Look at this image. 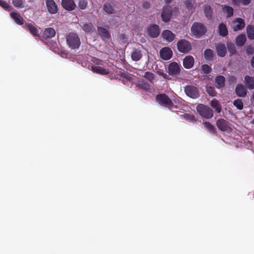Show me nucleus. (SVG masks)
<instances>
[{
	"label": "nucleus",
	"instance_id": "nucleus-16",
	"mask_svg": "<svg viewBox=\"0 0 254 254\" xmlns=\"http://www.w3.org/2000/svg\"><path fill=\"white\" fill-rule=\"evenodd\" d=\"M148 35L153 38L157 37L160 33V29L157 25H150L147 29Z\"/></svg>",
	"mask_w": 254,
	"mask_h": 254
},
{
	"label": "nucleus",
	"instance_id": "nucleus-31",
	"mask_svg": "<svg viewBox=\"0 0 254 254\" xmlns=\"http://www.w3.org/2000/svg\"><path fill=\"white\" fill-rule=\"evenodd\" d=\"M210 105L216 110L218 113H219L221 112V106L219 101L216 99H214L211 101Z\"/></svg>",
	"mask_w": 254,
	"mask_h": 254
},
{
	"label": "nucleus",
	"instance_id": "nucleus-17",
	"mask_svg": "<svg viewBox=\"0 0 254 254\" xmlns=\"http://www.w3.org/2000/svg\"><path fill=\"white\" fill-rule=\"evenodd\" d=\"M233 30L234 31L241 30L243 29L245 26L244 20L241 18H238L233 21Z\"/></svg>",
	"mask_w": 254,
	"mask_h": 254
},
{
	"label": "nucleus",
	"instance_id": "nucleus-46",
	"mask_svg": "<svg viewBox=\"0 0 254 254\" xmlns=\"http://www.w3.org/2000/svg\"><path fill=\"white\" fill-rule=\"evenodd\" d=\"M201 70L203 73L208 74L211 71V68L209 65L205 64L201 66Z\"/></svg>",
	"mask_w": 254,
	"mask_h": 254
},
{
	"label": "nucleus",
	"instance_id": "nucleus-11",
	"mask_svg": "<svg viewBox=\"0 0 254 254\" xmlns=\"http://www.w3.org/2000/svg\"><path fill=\"white\" fill-rule=\"evenodd\" d=\"M173 55L172 50L169 47L163 48L160 51V57L164 60H170Z\"/></svg>",
	"mask_w": 254,
	"mask_h": 254
},
{
	"label": "nucleus",
	"instance_id": "nucleus-14",
	"mask_svg": "<svg viewBox=\"0 0 254 254\" xmlns=\"http://www.w3.org/2000/svg\"><path fill=\"white\" fill-rule=\"evenodd\" d=\"M62 5L63 8L67 11H72L76 6L73 0H62Z\"/></svg>",
	"mask_w": 254,
	"mask_h": 254
},
{
	"label": "nucleus",
	"instance_id": "nucleus-58",
	"mask_svg": "<svg viewBox=\"0 0 254 254\" xmlns=\"http://www.w3.org/2000/svg\"><path fill=\"white\" fill-rule=\"evenodd\" d=\"M253 123L254 124V120H253Z\"/></svg>",
	"mask_w": 254,
	"mask_h": 254
},
{
	"label": "nucleus",
	"instance_id": "nucleus-34",
	"mask_svg": "<svg viewBox=\"0 0 254 254\" xmlns=\"http://www.w3.org/2000/svg\"><path fill=\"white\" fill-rule=\"evenodd\" d=\"M214 57V52L211 49H208L204 52V58L207 61H211Z\"/></svg>",
	"mask_w": 254,
	"mask_h": 254
},
{
	"label": "nucleus",
	"instance_id": "nucleus-12",
	"mask_svg": "<svg viewBox=\"0 0 254 254\" xmlns=\"http://www.w3.org/2000/svg\"><path fill=\"white\" fill-rule=\"evenodd\" d=\"M46 4L48 11L50 13L54 14L57 13L58 6L54 0H46Z\"/></svg>",
	"mask_w": 254,
	"mask_h": 254
},
{
	"label": "nucleus",
	"instance_id": "nucleus-37",
	"mask_svg": "<svg viewBox=\"0 0 254 254\" xmlns=\"http://www.w3.org/2000/svg\"><path fill=\"white\" fill-rule=\"evenodd\" d=\"M233 105L236 107L238 110H242L244 108V104L241 99H237L233 102Z\"/></svg>",
	"mask_w": 254,
	"mask_h": 254
},
{
	"label": "nucleus",
	"instance_id": "nucleus-5",
	"mask_svg": "<svg viewBox=\"0 0 254 254\" xmlns=\"http://www.w3.org/2000/svg\"><path fill=\"white\" fill-rule=\"evenodd\" d=\"M196 110L199 115L203 118L210 119L213 117V112L212 110L207 106L202 104L198 105Z\"/></svg>",
	"mask_w": 254,
	"mask_h": 254
},
{
	"label": "nucleus",
	"instance_id": "nucleus-7",
	"mask_svg": "<svg viewBox=\"0 0 254 254\" xmlns=\"http://www.w3.org/2000/svg\"><path fill=\"white\" fill-rule=\"evenodd\" d=\"M173 8L170 5H167L163 8L161 17L164 22H168L171 19Z\"/></svg>",
	"mask_w": 254,
	"mask_h": 254
},
{
	"label": "nucleus",
	"instance_id": "nucleus-47",
	"mask_svg": "<svg viewBox=\"0 0 254 254\" xmlns=\"http://www.w3.org/2000/svg\"><path fill=\"white\" fill-rule=\"evenodd\" d=\"M254 49L253 47L252 46H248L246 48V53L248 54V55H252L254 53Z\"/></svg>",
	"mask_w": 254,
	"mask_h": 254
},
{
	"label": "nucleus",
	"instance_id": "nucleus-45",
	"mask_svg": "<svg viewBox=\"0 0 254 254\" xmlns=\"http://www.w3.org/2000/svg\"><path fill=\"white\" fill-rule=\"evenodd\" d=\"M143 77L148 79L150 82H153V81L154 80L155 76L154 74L149 71H146L145 72Z\"/></svg>",
	"mask_w": 254,
	"mask_h": 254
},
{
	"label": "nucleus",
	"instance_id": "nucleus-18",
	"mask_svg": "<svg viewBox=\"0 0 254 254\" xmlns=\"http://www.w3.org/2000/svg\"><path fill=\"white\" fill-rule=\"evenodd\" d=\"M215 85L217 89H222L225 85V78L223 75H217L215 78Z\"/></svg>",
	"mask_w": 254,
	"mask_h": 254
},
{
	"label": "nucleus",
	"instance_id": "nucleus-38",
	"mask_svg": "<svg viewBox=\"0 0 254 254\" xmlns=\"http://www.w3.org/2000/svg\"><path fill=\"white\" fill-rule=\"evenodd\" d=\"M206 91L207 94L211 97H215L217 95V92L213 86L207 85L206 86Z\"/></svg>",
	"mask_w": 254,
	"mask_h": 254
},
{
	"label": "nucleus",
	"instance_id": "nucleus-43",
	"mask_svg": "<svg viewBox=\"0 0 254 254\" xmlns=\"http://www.w3.org/2000/svg\"><path fill=\"white\" fill-rule=\"evenodd\" d=\"M183 118L186 121L194 123L196 121L194 116L191 114L185 113L183 115Z\"/></svg>",
	"mask_w": 254,
	"mask_h": 254
},
{
	"label": "nucleus",
	"instance_id": "nucleus-9",
	"mask_svg": "<svg viewBox=\"0 0 254 254\" xmlns=\"http://www.w3.org/2000/svg\"><path fill=\"white\" fill-rule=\"evenodd\" d=\"M229 123L223 119H220L216 122V126L222 131H228L231 129Z\"/></svg>",
	"mask_w": 254,
	"mask_h": 254
},
{
	"label": "nucleus",
	"instance_id": "nucleus-42",
	"mask_svg": "<svg viewBox=\"0 0 254 254\" xmlns=\"http://www.w3.org/2000/svg\"><path fill=\"white\" fill-rule=\"evenodd\" d=\"M223 11L226 12L227 17H230L233 15V9L230 6H224L223 8Z\"/></svg>",
	"mask_w": 254,
	"mask_h": 254
},
{
	"label": "nucleus",
	"instance_id": "nucleus-3",
	"mask_svg": "<svg viewBox=\"0 0 254 254\" xmlns=\"http://www.w3.org/2000/svg\"><path fill=\"white\" fill-rule=\"evenodd\" d=\"M157 102L162 106L172 109L174 104L168 95L165 94H159L156 97Z\"/></svg>",
	"mask_w": 254,
	"mask_h": 254
},
{
	"label": "nucleus",
	"instance_id": "nucleus-53",
	"mask_svg": "<svg viewBox=\"0 0 254 254\" xmlns=\"http://www.w3.org/2000/svg\"><path fill=\"white\" fill-rule=\"evenodd\" d=\"M251 102L252 105L254 107V92H253L252 97L251 98Z\"/></svg>",
	"mask_w": 254,
	"mask_h": 254
},
{
	"label": "nucleus",
	"instance_id": "nucleus-23",
	"mask_svg": "<svg viewBox=\"0 0 254 254\" xmlns=\"http://www.w3.org/2000/svg\"><path fill=\"white\" fill-rule=\"evenodd\" d=\"M56 35V31L53 28H45L43 31V37L46 39H51Z\"/></svg>",
	"mask_w": 254,
	"mask_h": 254
},
{
	"label": "nucleus",
	"instance_id": "nucleus-6",
	"mask_svg": "<svg viewBox=\"0 0 254 254\" xmlns=\"http://www.w3.org/2000/svg\"><path fill=\"white\" fill-rule=\"evenodd\" d=\"M184 90L186 95L192 99H196L199 97V91L194 86L187 85L185 87Z\"/></svg>",
	"mask_w": 254,
	"mask_h": 254
},
{
	"label": "nucleus",
	"instance_id": "nucleus-55",
	"mask_svg": "<svg viewBox=\"0 0 254 254\" xmlns=\"http://www.w3.org/2000/svg\"><path fill=\"white\" fill-rule=\"evenodd\" d=\"M173 0H165V2L166 3H170Z\"/></svg>",
	"mask_w": 254,
	"mask_h": 254
},
{
	"label": "nucleus",
	"instance_id": "nucleus-50",
	"mask_svg": "<svg viewBox=\"0 0 254 254\" xmlns=\"http://www.w3.org/2000/svg\"><path fill=\"white\" fill-rule=\"evenodd\" d=\"M150 3L148 1H145L143 3V7L145 8V9H148L149 8H150Z\"/></svg>",
	"mask_w": 254,
	"mask_h": 254
},
{
	"label": "nucleus",
	"instance_id": "nucleus-20",
	"mask_svg": "<svg viewBox=\"0 0 254 254\" xmlns=\"http://www.w3.org/2000/svg\"><path fill=\"white\" fill-rule=\"evenodd\" d=\"M194 64V59L191 56H186L183 60V65L185 68L190 69Z\"/></svg>",
	"mask_w": 254,
	"mask_h": 254
},
{
	"label": "nucleus",
	"instance_id": "nucleus-32",
	"mask_svg": "<svg viewBox=\"0 0 254 254\" xmlns=\"http://www.w3.org/2000/svg\"><path fill=\"white\" fill-rule=\"evenodd\" d=\"M99 34L104 38H109L110 37L109 32L105 28L100 26L98 27Z\"/></svg>",
	"mask_w": 254,
	"mask_h": 254
},
{
	"label": "nucleus",
	"instance_id": "nucleus-56",
	"mask_svg": "<svg viewBox=\"0 0 254 254\" xmlns=\"http://www.w3.org/2000/svg\"><path fill=\"white\" fill-rule=\"evenodd\" d=\"M103 61L101 60H99L98 63H97V64H102Z\"/></svg>",
	"mask_w": 254,
	"mask_h": 254
},
{
	"label": "nucleus",
	"instance_id": "nucleus-29",
	"mask_svg": "<svg viewBox=\"0 0 254 254\" xmlns=\"http://www.w3.org/2000/svg\"><path fill=\"white\" fill-rule=\"evenodd\" d=\"M131 57L134 61H139L142 57L141 51L140 50L134 49L131 53Z\"/></svg>",
	"mask_w": 254,
	"mask_h": 254
},
{
	"label": "nucleus",
	"instance_id": "nucleus-10",
	"mask_svg": "<svg viewBox=\"0 0 254 254\" xmlns=\"http://www.w3.org/2000/svg\"><path fill=\"white\" fill-rule=\"evenodd\" d=\"M23 28L30 33L34 37H39L38 29L31 23H25L23 25Z\"/></svg>",
	"mask_w": 254,
	"mask_h": 254
},
{
	"label": "nucleus",
	"instance_id": "nucleus-33",
	"mask_svg": "<svg viewBox=\"0 0 254 254\" xmlns=\"http://www.w3.org/2000/svg\"><path fill=\"white\" fill-rule=\"evenodd\" d=\"M82 28L86 33H91L95 29L93 24L91 23L83 24Z\"/></svg>",
	"mask_w": 254,
	"mask_h": 254
},
{
	"label": "nucleus",
	"instance_id": "nucleus-54",
	"mask_svg": "<svg viewBox=\"0 0 254 254\" xmlns=\"http://www.w3.org/2000/svg\"><path fill=\"white\" fill-rule=\"evenodd\" d=\"M251 65L253 68H254V56L251 60Z\"/></svg>",
	"mask_w": 254,
	"mask_h": 254
},
{
	"label": "nucleus",
	"instance_id": "nucleus-21",
	"mask_svg": "<svg viewBox=\"0 0 254 254\" xmlns=\"http://www.w3.org/2000/svg\"><path fill=\"white\" fill-rule=\"evenodd\" d=\"M10 15L16 24L20 25L24 24V20L19 13L16 12H12L10 13Z\"/></svg>",
	"mask_w": 254,
	"mask_h": 254
},
{
	"label": "nucleus",
	"instance_id": "nucleus-36",
	"mask_svg": "<svg viewBox=\"0 0 254 254\" xmlns=\"http://www.w3.org/2000/svg\"><path fill=\"white\" fill-rule=\"evenodd\" d=\"M0 6L2 7L5 10L10 11L13 9L12 6L7 3L6 1L3 0H0Z\"/></svg>",
	"mask_w": 254,
	"mask_h": 254
},
{
	"label": "nucleus",
	"instance_id": "nucleus-2",
	"mask_svg": "<svg viewBox=\"0 0 254 254\" xmlns=\"http://www.w3.org/2000/svg\"><path fill=\"white\" fill-rule=\"evenodd\" d=\"M67 45L72 49L79 48L80 45V38L77 34L74 33H69L66 36Z\"/></svg>",
	"mask_w": 254,
	"mask_h": 254
},
{
	"label": "nucleus",
	"instance_id": "nucleus-28",
	"mask_svg": "<svg viewBox=\"0 0 254 254\" xmlns=\"http://www.w3.org/2000/svg\"><path fill=\"white\" fill-rule=\"evenodd\" d=\"M246 40V37L245 34H240L236 38V44L237 46L241 47L245 44Z\"/></svg>",
	"mask_w": 254,
	"mask_h": 254
},
{
	"label": "nucleus",
	"instance_id": "nucleus-51",
	"mask_svg": "<svg viewBox=\"0 0 254 254\" xmlns=\"http://www.w3.org/2000/svg\"><path fill=\"white\" fill-rule=\"evenodd\" d=\"M122 76L125 77V78H126L128 80H130L131 79V76L128 74L124 73L123 75H122Z\"/></svg>",
	"mask_w": 254,
	"mask_h": 254
},
{
	"label": "nucleus",
	"instance_id": "nucleus-52",
	"mask_svg": "<svg viewBox=\"0 0 254 254\" xmlns=\"http://www.w3.org/2000/svg\"><path fill=\"white\" fill-rule=\"evenodd\" d=\"M185 4L188 7H191L192 6L191 1L188 0L185 1Z\"/></svg>",
	"mask_w": 254,
	"mask_h": 254
},
{
	"label": "nucleus",
	"instance_id": "nucleus-24",
	"mask_svg": "<svg viewBox=\"0 0 254 254\" xmlns=\"http://www.w3.org/2000/svg\"><path fill=\"white\" fill-rule=\"evenodd\" d=\"M91 70L94 72L101 75H107L109 74L108 70L99 66H92Z\"/></svg>",
	"mask_w": 254,
	"mask_h": 254
},
{
	"label": "nucleus",
	"instance_id": "nucleus-25",
	"mask_svg": "<svg viewBox=\"0 0 254 254\" xmlns=\"http://www.w3.org/2000/svg\"><path fill=\"white\" fill-rule=\"evenodd\" d=\"M203 12L205 17L208 19L211 20L213 17V11L211 6L208 4H205L203 6Z\"/></svg>",
	"mask_w": 254,
	"mask_h": 254
},
{
	"label": "nucleus",
	"instance_id": "nucleus-40",
	"mask_svg": "<svg viewBox=\"0 0 254 254\" xmlns=\"http://www.w3.org/2000/svg\"><path fill=\"white\" fill-rule=\"evenodd\" d=\"M12 3L17 8H22L24 6V0H12Z\"/></svg>",
	"mask_w": 254,
	"mask_h": 254
},
{
	"label": "nucleus",
	"instance_id": "nucleus-1",
	"mask_svg": "<svg viewBox=\"0 0 254 254\" xmlns=\"http://www.w3.org/2000/svg\"><path fill=\"white\" fill-rule=\"evenodd\" d=\"M207 32L206 26L200 22H194L191 27V32L193 36L199 38Z\"/></svg>",
	"mask_w": 254,
	"mask_h": 254
},
{
	"label": "nucleus",
	"instance_id": "nucleus-57",
	"mask_svg": "<svg viewBox=\"0 0 254 254\" xmlns=\"http://www.w3.org/2000/svg\"><path fill=\"white\" fill-rule=\"evenodd\" d=\"M174 10H175V11H177V8L176 7L174 8Z\"/></svg>",
	"mask_w": 254,
	"mask_h": 254
},
{
	"label": "nucleus",
	"instance_id": "nucleus-35",
	"mask_svg": "<svg viewBox=\"0 0 254 254\" xmlns=\"http://www.w3.org/2000/svg\"><path fill=\"white\" fill-rule=\"evenodd\" d=\"M227 49L230 56L233 55L236 53L237 50L235 45L231 42H228L227 43Z\"/></svg>",
	"mask_w": 254,
	"mask_h": 254
},
{
	"label": "nucleus",
	"instance_id": "nucleus-39",
	"mask_svg": "<svg viewBox=\"0 0 254 254\" xmlns=\"http://www.w3.org/2000/svg\"><path fill=\"white\" fill-rule=\"evenodd\" d=\"M103 9L106 13L108 14H113L114 13L115 10L113 7L110 3H105L103 5Z\"/></svg>",
	"mask_w": 254,
	"mask_h": 254
},
{
	"label": "nucleus",
	"instance_id": "nucleus-27",
	"mask_svg": "<svg viewBox=\"0 0 254 254\" xmlns=\"http://www.w3.org/2000/svg\"><path fill=\"white\" fill-rule=\"evenodd\" d=\"M218 33L223 37H225L228 35V31L226 25L221 23L218 25Z\"/></svg>",
	"mask_w": 254,
	"mask_h": 254
},
{
	"label": "nucleus",
	"instance_id": "nucleus-4",
	"mask_svg": "<svg viewBox=\"0 0 254 254\" xmlns=\"http://www.w3.org/2000/svg\"><path fill=\"white\" fill-rule=\"evenodd\" d=\"M178 50L181 53L188 54L192 50L191 43L188 40L183 39L177 43Z\"/></svg>",
	"mask_w": 254,
	"mask_h": 254
},
{
	"label": "nucleus",
	"instance_id": "nucleus-19",
	"mask_svg": "<svg viewBox=\"0 0 254 254\" xmlns=\"http://www.w3.org/2000/svg\"><path fill=\"white\" fill-rule=\"evenodd\" d=\"M162 36L164 39L169 42H172L175 38V34L169 30H164L162 33Z\"/></svg>",
	"mask_w": 254,
	"mask_h": 254
},
{
	"label": "nucleus",
	"instance_id": "nucleus-13",
	"mask_svg": "<svg viewBox=\"0 0 254 254\" xmlns=\"http://www.w3.org/2000/svg\"><path fill=\"white\" fill-rule=\"evenodd\" d=\"M235 91L236 95L239 97L244 98L247 95V88L242 84H238Z\"/></svg>",
	"mask_w": 254,
	"mask_h": 254
},
{
	"label": "nucleus",
	"instance_id": "nucleus-15",
	"mask_svg": "<svg viewBox=\"0 0 254 254\" xmlns=\"http://www.w3.org/2000/svg\"><path fill=\"white\" fill-rule=\"evenodd\" d=\"M215 48L217 54L219 57H224L226 56L227 49L224 44L221 43L216 44Z\"/></svg>",
	"mask_w": 254,
	"mask_h": 254
},
{
	"label": "nucleus",
	"instance_id": "nucleus-26",
	"mask_svg": "<svg viewBox=\"0 0 254 254\" xmlns=\"http://www.w3.org/2000/svg\"><path fill=\"white\" fill-rule=\"evenodd\" d=\"M138 86L140 88L147 91H149L151 88H153L152 86L148 82L143 79L138 81Z\"/></svg>",
	"mask_w": 254,
	"mask_h": 254
},
{
	"label": "nucleus",
	"instance_id": "nucleus-8",
	"mask_svg": "<svg viewBox=\"0 0 254 254\" xmlns=\"http://www.w3.org/2000/svg\"><path fill=\"white\" fill-rule=\"evenodd\" d=\"M168 70L169 75L173 76L179 75L181 71L180 66L176 62H172L170 64L168 65Z\"/></svg>",
	"mask_w": 254,
	"mask_h": 254
},
{
	"label": "nucleus",
	"instance_id": "nucleus-44",
	"mask_svg": "<svg viewBox=\"0 0 254 254\" xmlns=\"http://www.w3.org/2000/svg\"><path fill=\"white\" fill-rule=\"evenodd\" d=\"M88 5L87 0H79L78 3V7L80 10H83L86 8Z\"/></svg>",
	"mask_w": 254,
	"mask_h": 254
},
{
	"label": "nucleus",
	"instance_id": "nucleus-48",
	"mask_svg": "<svg viewBox=\"0 0 254 254\" xmlns=\"http://www.w3.org/2000/svg\"><path fill=\"white\" fill-rule=\"evenodd\" d=\"M238 1L241 2L244 5H247L250 3L251 0H238Z\"/></svg>",
	"mask_w": 254,
	"mask_h": 254
},
{
	"label": "nucleus",
	"instance_id": "nucleus-41",
	"mask_svg": "<svg viewBox=\"0 0 254 254\" xmlns=\"http://www.w3.org/2000/svg\"><path fill=\"white\" fill-rule=\"evenodd\" d=\"M203 125L206 128H207L209 131L212 133H215V127L212 125L210 123L208 122H205L203 123Z\"/></svg>",
	"mask_w": 254,
	"mask_h": 254
},
{
	"label": "nucleus",
	"instance_id": "nucleus-49",
	"mask_svg": "<svg viewBox=\"0 0 254 254\" xmlns=\"http://www.w3.org/2000/svg\"><path fill=\"white\" fill-rule=\"evenodd\" d=\"M158 74L162 76L163 77H164L165 79H168V75L166 73H164V72H162V71H159L158 72Z\"/></svg>",
	"mask_w": 254,
	"mask_h": 254
},
{
	"label": "nucleus",
	"instance_id": "nucleus-30",
	"mask_svg": "<svg viewBox=\"0 0 254 254\" xmlns=\"http://www.w3.org/2000/svg\"><path fill=\"white\" fill-rule=\"evenodd\" d=\"M246 30L248 38L250 40H254V25H248Z\"/></svg>",
	"mask_w": 254,
	"mask_h": 254
},
{
	"label": "nucleus",
	"instance_id": "nucleus-22",
	"mask_svg": "<svg viewBox=\"0 0 254 254\" xmlns=\"http://www.w3.org/2000/svg\"><path fill=\"white\" fill-rule=\"evenodd\" d=\"M244 83L250 90L254 89V77L246 75L244 77Z\"/></svg>",
	"mask_w": 254,
	"mask_h": 254
}]
</instances>
